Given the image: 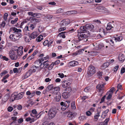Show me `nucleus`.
<instances>
[{"label":"nucleus","instance_id":"nucleus-59","mask_svg":"<svg viewBox=\"0 0 125 125\" xmlns=\"http://www.w3.org/2000/svg\"><path fill=\"white\" fill-rule=\"evenodd\" d=\"M56 42L57 44H60L62 42V40H56Z\"/></svg>","mask_w":125,"mask_h":125},{"label":"nucleus","instance_id":"nucleus-11","mask_svg":"<svg viewBox=\"0 0 125 125\" xmlns=\"http://www.w3.org/2000/svg\"><path fill=\"white\" fill-rule=\"evenodd\" d=\"M48 59V57L47 56L43 58L40 59L38 60L37 62V63L39 64H40L41 65L42 64V62H43L44 60H47V59Z\"/></svg>","mask_w":125,"mask_h":125},{"label":"nucleus","instance_id":"nucleus-35","mask_svg":"<svg viewBox=\"0 0 125 125\" xmlns=\"http://www.w3.org/2000/svg\"><path fill=\"white\" fill-rule=\"evenodd\" d=\"M109 118L106 119L104 121V124L103 125H107L108 122L109 121Z\"/></svg>","mask_w":125,"mask_h":125},{"label":"nucleus","instance_id":"nucleus-8","mask_svg":"<svg viewBox=\"0 0 125 125\" xmlns=\"http://www.w3.org/2000/svg\"><path fill=\"white\" fill-rule=\"evenodd\" d=\"M23 47L22 46H20L18 48L17 50V54L19 56H21V55L23 53Z\"/></svg>","mask_w":125,"mask_h":125},{"label":"nucleus","instance_id":"nucleus-28","mask_svg":"<svg viewBox=\"0 0 125 125\" xmlns=\"http://www.w3.org/2000/svg\"><path fill=\"white\" fill-rule=\"evenodd\" d=\"M26 94L29 96L28 98H31L33 96H32L31 92L30 91H28L26 92Z\"/></svg>","mask_w":125,"mask_h":125},{"label":"nucleus","instance_id":"nucleus-37","mask_svg":"<svg viewBox=\"0 0 125 125\" xmlns=\"http://www.w3.org/2000/svg\"><path fill=\"white\" fill-rule=\"evenodd\" d=\"M41 15L40 13H33V15L32 17H35L37 16H39Z\"/></svg>","mask_w":125,"mask_h":125},{"label":"nucleus","instance_id":"nucleus-32","mask_svg":"<svg viewBox=\"0 0 125 125\" xmlns=\"http://www.w3.org/2000/svg\"><path fill=\"white\" fill-rule=\"evenodd\" d=\"M65 33L66 32L65 31L62 32H61L59 33V35H60V36L62 37V38H65V36L64 34V33Z\"/></svg>","mask_w":125,"mask_h":125},{"label":"nucleus","instance_id":"nucleus-47","mask_svg":"<svg viewBox=\"0 0 125 125\" xmlns=\"http://www.w3.org/2000/svg\"><path fill=\"white\" fill-rule=\"evenodd\" d=\"M18 123L20 124L22 122H23V119L21 118H20L18 120Z\"/></svg>","mask_w":125,"mask_h":125},{"label":"nucleus","instance_id":"nucleus-13","mask_svg":"<svg viewBox=\"0 0 125 125\" xmlns=\"http://www.w3.org/2000/svg\"><path fill=\"white\" fill-rule=\"evenodd\" d=\"M23 32L25 34L27 35L30 33V30L29 29V27L26 26L23 29Z\"/></svg>","mask_w":125,"mask_h":125},{"label":"nucleus","instance_id":"nucleus-17","mask_svg":"<svg viewBox=\"0 0 125 125\" xmlns=\"http://www.w3.org/2000/svg\"><path fill=\"white\" fill-rule=\"evenodd\" d=\"M69 64L70 66H74L77 65L78 64V63L77 61H73L70 62Z\"/></svg>","mask_w":125,"mask_h":125},{"label":"nucleus","instance_id":"nucleus-62","mask_svg":"<svg viewBox=\"0 0 125 125\" xmlns=\"http://www.w3.org/2000/svg\"><path fill=\"white\" fill-rule=\"evenodd\" d=\"M51 80V79H50L49 78H47L45 79V81L46 82H50Z\"/></svg>","mask_w":125,"mask_h":125},{"label":"nucleus","instance_id":"nucleus-9","mask_svg":"<svg viewBox=\"0 0 125 125\" xmlns=\"http://www.w3.org/2000/svg\"><path fill=\"white\" fill-rule=\"evenodd\" d=\"M105 84H99L96 86V88L98 89L100 92H102L103 90V88Z\"/></svg>","mask_w":125,"mask_h":125},{"label":"nucleus","instance_id":"nucleus-1","mask_svg":"<svg viewBox=\"0 0 125 125\" xmlns=\"http://www.w3.org/2000/svg\"><path fill=\"white\" fill-rule=\"evenodd\" d=\"M21 30L20 29H18L14 27H12L10 28L9 33L10 34L9 36L10 39L13 41H17L21 37L22 34L20 33L21 32Z\"/></svg>","mask_w":125,"mask_h":125},{"label":"nucleus","instance_id":"nucleus-21","mask_svg":"<svg viewBox=\"0 0 125 125\" xmlns=\"http://www.w3.org/2000/svg\"><path fill=\"white\" fill-rule=\"evenodd\" d=\"M61 98V94L60 93L58 92L56 94L55 99L56 101L58 102L59 101Z\"/></svg>","mask_w":125,"mask_h":125},{"label":"nucleus","instance_id":"nucleus-61","mask_svg":"<svg viewBox=\"0 0 125 125\" xmlns=\"http://www.w3.org/2000/svg\"><path fill=\"white\" fill-rule=\"evenodd\" d=\"M60 62L59 60H58L54 62L53 64L54 65H56L59 63H60Z\"/></svg>","mask_w":125,"mask_h":125},{"label":"nucleus","instance_id":"nucleus-42","mask_svg":"<svg viewBox=\"0 0 125 125\" xmlns=\"http://www.w3.org/2000/svg\"><path fill=\"white\" fill-rule=\"evenodd\" d=\"M71 106L72 108L73 109H75V108L76 107L75 104L74 102H73L71 103Z\"/></svg>","mask_w":125,"mask_h":125},{"label":"nucleus","instance_id":"nucleus-52","mask_svg":"<svg viewBox=\"0 0 125 125\" xmlns=\"http://www.w3.org/2000/svg\"><path fill=\"white\" fill-rule=\"evenodd\" d=\"M112 94H109L108 95L107 97V100H108L109 99H110L112 97Z\"/></svg>","mask_w":125,"mask_h":125},{"label":"nucleus","instance_id":"nucleus-18","mask_svg":"<svg viewBox=\"0 0 125 125\" xmlns=\"http://www.w3.org/2000/svg\"><path fill=\"white\" fill-rule=\"evenodd\" d=\"M114 2L115 4L120 6L123 2H124V0H114Z\"/></svg>","mask_w":125,"mask_h":125},{"label":"nucleus","instance_id":"nucleus-23","mask_svg":"<svg viewBox=\"0 0 125 125\" xmlns=\"http://www.w3.org/2000/svg\"><path fill=\"white\" fill-rule=\"evenodd\" d=\"M48 62V60H44L43 62H42V64L41 65L40 64H39V65L40 66L41 68V69L42 68L44 67V66L46 64H47L48 63L47 62Z\"/></svg>","mask_w":125,"mask_h":125},{"label":"nucleus","instance_id":"nucleus-57","mask_svg":"<svg viewBox=\"0 0 125 125\" xmlns=\"http://www.w3.org/2000/svg\"><path fill=\"white\" fill-rule=\"evenodd\" d=\"M114 40L112 39V38L110 40V43L112 46H113L114 45V42L113 41Z\"/></svg>","mask_w":125,"mask_h":125},{"label":"nucleus","instance_id":"nucleus-45","mask_svg":"<svg viewBox=\"0 0 125 125\" xmlns=\"http://www.w3.org/2000/svg\"><path fill=\"white\" fill-rule=\"evenodd\" d=\"M54 90L56 91H59L60 90V88L59 87H55L53 88Z\"/></svg>","mask_w":125,"mask_h":125},{"label":"nucleus","instance_id":"nucleus-19","mask_svg":"<svg viewBox=\"0 0 125 125\" xmlns=\"http://www.w3.org/2000/svg\"><path fill=\"white\" fill-rule=\"evenodd\" d=\"M94 27V25L92 24H87L86 25V28L87 30H92Z\"/></svg>","mask_w":125,"mask_h":125},{"label":"nucleus","instance_id":"nucleus-12","mask_svg":"<svg viewBox=\"0 0 125 125\" xmlns=\"http://www.w3.org/2000/svg\"><path fill=\"white\" fill-rule=\"evenodd\" d=\"M71 83L66 81H63L62 83V86L64 88H66Z\"/></svg>","mask_w":125,"mask_h":125},{"label":"nucleus","instance_id":"nucleus-10","mask_svg":"<svg viewBox=\"0 0 125 125\" xmlns=\"http://www.w3.org/2000/svg\"><path fill=\"white\" fill-rule=\"evenodd\" d=\"M70 101H67L65 102L64 103L63 102H61L60 103L61 105L64 106V107H66V108H67L69 104Z\"/></svg>","mask_w":125,"mask_h":125},{"label":"nucleus","instance_id":"nucleus-25","mask_svg":"<svg viewBox=\"0 0 125 125\" xmlns=\"http://www.w3.org/2000/svg\"><path fill=\"white\" fill-rule=\"evenodd\" d=\"M75 114L73 112L70 113L68 114L67 117L69 118L70 119H72L74 117Z\"/></svg>","mask_w":125,"mask_h":125},{"label":"nucleus","instance_id":"nucleus-15","mask_svg":"<svg viewBox=\"0 0 125 125\" xmlns=\"http://www.w3.org/2000/svg\"><path fill=\"white\" fill-rule=\"evenodd\" d=\"M112 39L115 41V42L117 41H121L123 39V37L121 36H119L116 38L115 37H112Z\"/></svg>","mask_w":125,"mask_h":125},{"label":"nucleus","instance_id":"nucleus-22","mask_svg":"<svg viewBox=\"0 0 125 125\" xmlns=\"http://www.w3.org/2000/svg\"><path fill=\"white\" fill-rule=\"evenodd\" d=\"M30 19L31 20V21L33 23H37L40 21L39 20L33 17H31Z\"/></svg>","mask_w":125,"mask_h":125},{"label":"nucleus","instance_id":"nucleus-56","mask_svg":"<svg viewBox=\"0 0 125 125\" xmlns=\"http://www.w3.org/2000/svg\"><path fill=\"white\" fill-rule=\"evenodd\" d=\"M86 114L87 116H90L92 114V113L89 111H88L86 112Z\"/></svg>","mask_w":125,"mask_h":125},{"label":"nucleus","instance_id":"nucleus-27","mask_svg":"<svg viewBox=\"0 0 125 125\" xmlns=\"http://www.w3.org/2000/svg\"><path fill=\"white\" fill-rule=\"evenodd\" d=\"M43 37L41 35H39L36 38V40L37 42H40L43 39Z\"/></svg>","mask_w":125,"mask_h":125},{"label":"nucleus","instance_id":"nucleus-16","mask_svg":"<svg viewBox=\"0 0 125 125\" xmlns=\"http://www.w3.org/2000/svg\"><path fill=\"white\" fill-rule=\"evenodd\" d=\"M125 60L124 55L122 54L119 55V61L121 62H123Z\"/></svg>","mask_w":125,"mask_h":125},{"label":"nucleus","instance_id":"nucleus-48","mask_svg":"<svg viewBox=\"0 0 125 125\" xmlns=\"http://www.w3.org/2000/svg\"><path fill=\"white\" fill-rule=\"evenodd\" d=\"M9 76V74H8L7 75H6L5 76L3 77V79L2 80V81L3 82V81L6 79V78H8Z\"/></svg>","mask_w":125,"mask_h":125},{"label":"nucleus","instance_id":"nucleus-36","mask_svg":"<svg viewBox=\"0 0 125 125\" xmlns=\"http://www.w3.org/2000/svg\"><path fill=\"white\" fill-rule=\"evenodd\" d=\"M90 90V87H87L84 89V91L86 92H88Z\"/></svg>","mask_w":125,"mask_h":125},{"label":"nucleus","instance_id":"nucleus-46","mask_svg":"<svg viewBox=\"0 0 125 125\" xmlns=\"http://www.w3.org/2000/svg\"><path fill=\"white\" fill-rule=\"evenodd\" d=\"M125 72V68L124 67H123L121 70V74H123Z\"/></svg>","mask_w":125,"mask_h":125},{"label":"nucleus","instance_id":"nucleus-2","mask_svg":"<svg viewBox=\"0 0 125 125\" xmlns=\"http://www.w3.org/2000/svg\"><path fill=\"white\" fill-rule=\"evenodd\" d=\"M86 28V25L85 26H82L81 27L80 31H78L77 37L80 41L83 40L85 42L87 41V36L85 34H83L85 32H87L88 31H87Z\"/></svg>","mask_w":125,"mask_h":125},{"label":"nucleus","instance_id":"nucleus-29","mask_svg":"<svg viewBox=\"0 0 125 125\" xmlns=\"http://www.w3.org/2000/svg\"><path fill=\"white\" fill-rule=\"evenodd\" d=\"M66 25L69 24L70 22V20L69 19H65L63 20Z\"/></svg>","mask_w":125,"mask_h":125},{"label":"nucleus","instance_id":"nucleus-7","mask_svg":"<svg viewBox=\"0 0 125 125\" xmlns=\"http://www.w3.org/2000/svg\"><path fill=\"white\" fill-rule=\"evenodd\" d=\"M60 25L61 27L59 29V31H61L66 30V25L63 20L60 23Z\"/></svg>","mask_w":125,"mask_h":125},{"label":"nucleus","instance_id":"nucleus-44","mask_svg":"<svg viewBox=\"0 0 125 125\" xmlns=\"http://www.w3.org/2000/svg\"><path fill=\"white\" fill-rule=\"evenodd\" d=\"M32 113L34 115H35V116L37 114V112L36 110L33 109L32 111Z\"/></svg>","mask_w":125,"mask_h":125},{"label":"nucleus","instance_id":"nucleus-3","mask_svg":"<svg viewBox=\"0 0 125 125\" xmlns=\"http://www.w3.org/2000/svg\"><path fill=\"white\" fill-rule=\"evenodd\" d=\"M24 93L21 92L17 94H12L10 98V101L11 102L13 101L14 100H18L21 99L23 96Z\"/></svg>","mask_w":125,"mask_h":125},{"label":"nucleus","instance_id":"nucleus-24","mask_svg":"<svg viewBox=\"0 0 125 125\" xmlns=\"http://www.w3.org/2000/svg\"><path fill=\"white\" fill-rule=\"evenodd\" d=\"M100 111H98L97 113L94 116V119L95 121L98 120V117L100 116L99 114L100 113Z\"/></svg>","mask_w":125,"mask_h":125},{"label":"nucleus","instance_id":"nucleus-34","mask_svg":"<svg viewBox=\"0 0 125 125\" xmlns=\"http://www.w3.org/2000/svg\"><path fill=\"white\" fill-rule=\"evenodd\" d=\"M53 86L52 84L49 85L47 86V89L48 90H50L52 89Z\"/></svg>","mask_w":125,"mask_h":125},{"label":"nucleus","instance_id":"nucleus-31","mask_svg":"<svg viewBox=\"0 0 125 125\" xmlns=\"http://www.w3.org/2000/svg\"><path fill=\"white\" fill-rule=\"evenodd\" d=\"M72 88L71 87H69L66 88L64 90L65 91H66L67 93H69L71 91Z\"/></svg>","mask_w":125,"mask_h":125},{"label":"nucleus","instance_id":"nucleus-20","mask_svg":"<svg viewBox=\"0 0 125 125\" xmlns=\"http://www.w3.org/2000/svg\"><path fill=\"white\" fill-rule=\"evenodd\" d=\"M10 95L9 94H8L5 95L3 97V98L2 100L5 102L7 101L8 100L9 98Z\"/></svg>","mask_w":125,"mask_h":125},{"label":"nucleus","instance_id":"nucleus-60","mask_svg":"<svg viewBox=\"0 0 125 125\" xmlns=\"http://www.w3.org/2000/svg\"><path fill=\"white\" fill-rule=\"evenodd\" d=\"M105 97V95H104L103 97L101 99V101L100 102V103H102L103 102H104Z\"/></svg>","mask_w":125,"mask_h":125},{"label":"nucleus","instance_id":"nucleus-26","mask_svg":"<svg viewBox=\"0 0 125 125\" xmlns=\"http://www.w3.org/2000/svg\"><path fill=\"white\" fill-rule=\"evenodd\" d=\"M62 96L63 98H66L68 97V94L67 93L64 92L62 93Z\"/></svg>","mask_w":125,"mask_h":125},{"label":"nucleus","instance_id":"nucleus-4","mask_svg":"<svg viewBox=\"0 0 125 125\" xmlns=\"http://www.w3.org/2000/svg\"><path fill=\"white\" fill-rule=\"evenodd\" d=\"M57 111L56 109L53 108H51L48 112L49 117L50 119L53 118L56 113Z\"/></svg>","mask_w":125,"mask_h":125},{"label":"nucleus","instance_id":"nucleus-58","mask_svg":"<svg viewBox=\"0 0 125 125\" xmlns=\"http://www.w3.org/2000/svg\"><path fill=\"white\" fill-rule=\"evenodd\" d=\"M60 77L61 78H63L64 76V74L62 73H60L58 74Z\"/></svg>","mask_w":125,"mask_h":125},{"label":"nucleus","instance_id":"nucleus-39","mask_svg":"<svg viewBox=\"0 0 125 125\" xmlns=\"http://www.w3.org/2000/svg\"><path fill=\"white\" fill-rule=\"evenodd\" d=\"M8 16V14L7 13H6L4 14V19L5 21H6L7 19V17Z\"/></svg>","mask_w":125,"mask_h":125},{"label":"nucleus","instance_id":"nucleus-30","mask_svg":"<svg viewBox=\"0 0 125 125\" xmlns=\"http://www.w3.org/2000/svg\"><path fill=\"white\" fill-rule=\"evenodd\" d=\"M113 27L112 26L111 24L109 23L107 24L106 29L108 30H109L111 29Z\"/></svg>","mask_w":125,"mask_h":125},{"label":"nucleus","instance_id":"nucleus-14","mask_svg":"<svg viewBox=\"0 0 125 125\" xmlns=\"http://www.w3.org/2000/svg\"><path fill=\"white\" fill-rule=\"evenodd\" d=\"M38 35L39 33L37 32L34 31L31 34V38L34 39L36 38Z\"/></svg>","mask_w":125,"mask_h":125},{"label":"nucleus","instance_id":"nucleus-33","mask_svg":"<svg viewBox=\"0 0 125 125\" xmlns=\"http://www.w3.org/2000/svg\"><path fill=\"white\" fill-rule=\"evenodd\" d=\"M18 20V18H16L14 20H12L11 21V23L12 24H14Z\"/></svg>","mask_w":125,"mask_h":125},{"label":"nucleus","instance_id":"nucleus-55","mask_svg":"<svg viewBox=\"0 0 125 125\" xmlns=\"http://www.w3.org/2000/svg\"><path fill=\"white\" fill-rule=\"evenodd\" d=\"M53 42V41L52 40H50L49 41V42H48V47H50V46H51V45L52 43Z\"/></svg>","mask_w":125,"mask_h":125},{"label":"nucleus","instance_id":"nucleus-51","mask_svg":"<svg viewBox=\"0 0 125 125\" xmlns=\"http://www.w3.org/2000/svg\"><path fill=\"white\" fill-rule=\"evenodd\" d=\"M13 72L14 73H18L19 70L17 68H15L13 69Z\"/></svg>","mask_w":125,"mask_h":125},{"label":"nucleus","instance_id":"nucleus-64","mask_svg":"<svg viewBox=\"0 0 125 125\" xmlns=\"http://www.w3.org/2000/svg\"><path fill=\"white\" fill-rule=\"evenodd\" d=\"M71 14H76L77 13V12L76 11L73 10L71 11Z\"/></svg>","mask_w":125,"mask_h":125},{"label":"nucleus","instance_id":"nucleus-43","mask_svg":"<svg viewBox=\"0 0 125 125\" xmlns=\"http://www.w3.org/2000/svg\"><path fill=\"white\" fill-rule=\"evenodd\" d=\"M43 45L44 46H45L48 45V40H46L43 42Z\"/></svg>","mask_w":125,"mask_h":125},{"label":"nucleus","instance_id":"nucleus-54","mask_svg":"<svg viewBox=\"0 0 125 125\" xmlns=\"http://www.w3.org/2000/svg\"><path fill=\"white\" fill-rule=\"evenodd\" d=\"M29 27L31 30H32L34 28V25L32 24H30Z\"/></svg>","mask_w":125,"mask_h":125},{"label":"nucleus","instance_id":"nucleus-40","mask_svg":"<svg viewBox=\"0 0 125 125\" xmlns=\"http://www.w3.org/2000/svg\"><path fill=\"white\" fill-rule=\"evenodd\" d=\"M54 65L53 63L51 64L48 67V70H51L52 69Z\"/></svg>","mask_w":125,"mask_h":125},{"label":"nucleus","instance_id":"nucleus-5","mask_svg":"<svg viewBox=\"0 0 125 125\" xmlns=\"http://www.w3.org/2000/svg\"><path fill=\"white\" fill-rule=\"evenodd\" d=\"M96 70L94 67L90 66L89 67L87 72V74L90 76L92 75L95 73Z\"/></svg>","mask_w":125,"mask_h":125},{"label":"nucleus","instance_id":"nucleus-53","mask_svg":"<svg viewBox=\"0 0 125 125\" xmlns=\"http://www.w3.org/2000/svg\"><path fill=\"white\" fill-rule=\"evenodd\" d=\"M34 58V56L32 55L30 56L28 58V60H31Z\"/></svg>","mask_w":125,"mask_h":125},{"label":"nucleus","instance_id":"nucleus-41","mask_svg":"<svg viewBox=\"0 0 125 125\" xmlns=\"http://www.w3.org/2000/svg\"><path fill=\"white\" fill-rule=\"evenodd\" d=\"M16 121H14L10 123V125H19V124H16Z\"/></svg>","mask_w":125,"mask_h":125},{"label":"nucleus","instance_id":"nucleus-6","mask_svg":"<svg viewBox=\"0 0 125 125\" xmlns=\"http://www.w3.org/2000/svg\"><path fill=\"white\" fill-rule=\"evenodd\" d=\"M16 50H13L10 51L9 52V55L12 60H15L17 58V56L15 54L14 51Z\"/></svg>","mask_w":125,"mask_h":125},{"label":"nucleus","instance_id":"nucleus-49","mask_svg":"<svg viewBox=\"0 0 125 125\" xmlns=\"http://www.w3.org/2000/svg\"><path fill=\"white\" fill-rule=\"evenodd\" d=\"M7 109L10 112L12 110L13 108L11 106H9L8 107Z\"/></svg>","mask_w":125,"mask_h":125},{"label":"nucleus","instance_id":"nucleus-63","mask_svg":"<svg viewBox=\"0 0 125 125\" xmlns=\"http://www.w3.org/2000/svg\"><path fill=\"white\" fill-rule=\"evenodd\" d=\"M78 53L77 52H75L72 53L71 54L72 56H73V57H74L76 56L78 54Z\"/></svg>","mask_w":125,"mask_h":125},{"label":"nucleus","instance_id":"nucleus-50","mask_svg":"<svg viewBox=\"0 0 125 125\" xmlns=\"http://www.w3.org/2000/svg\"><path fill=\"white\" fill-rule=\"evenodd\" d=\"M119 67V66L118 65H117L114 67V72H116L117 71Z\"/></svg>","mask_w":125,"mask_h":125},{"label":"nucleus","instance_id":"nucleus-38","mask_svg":"<svg viewBox=\"0 0 125 125\" xmlns=\"http://www.w3.org/2000/svg\"><path fill=\"white\" fill-rule=\"evenodd\" d=\"M109 65V63L108 62H107L104 63L103 65V66L104 68H106Z\"/></svg>","mask_w":125,"mask_h":125}]
</instances>
